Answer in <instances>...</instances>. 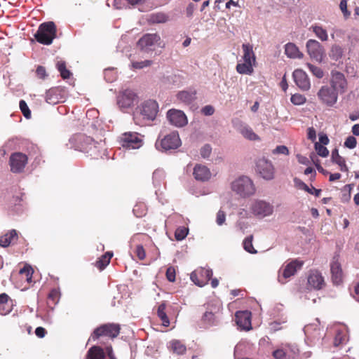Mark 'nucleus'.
I'll return each mask as SVG.
<instances>
[{
	"mask_svg": "<svg viewBox=\"0 0 359 359\" xmlns=\"http://www.w3.org/2000/svg\"><path fill=\"white\" fill-rule=\"evenodd\" d=\"M152 61L149 60H145L140 62H132L131 65L133 69H142L145 67L151 66Z\"/></svg>",
	"mask_w": 359,
	"mask_h": 359,
	"instance_id": "obj_45",
	"label": "nucleus"
},
{
	"mask_svg": "<svg viewBox=\"0 0 359 359\" xmlns=\"http://www.w3.org/2000/svg\"><path fill=\"white\" fill-rule=\"evenodd\" d=\"M242 48L243 50V59L244 62H250L251 64L255 63V56L253 52L252 46L250 43H243Z\"/></svg>",
	"mask_w": 359,
	"mask_h": 359,
	"instance_id": "obj_31",
	"label": "nucleus"
},
{
	"mask_svg": "<svg viewBox=\"0 0 359 359\" xmlns=\"http://www.w3.org/2000/svg\"><path fill=\"white\" fill-rule=\"evenodd\" d=\"M285 351H287L290 355V358L288 359H296L299 354V349L294 344H289Z\"/></svg>",
	"mask_w": 359,
	"mask_h": 359,
	"instance_id": "obj_48",
	"label": "nucleus"
},
{
	"mask_svg": "<svg viewBox=\"0 0 359 359\" xmlns=\"http://www.w3.org/2000/svg\"><path fill=\"white\" fill-rule=\"evenodd\" d=\"M308 284L315 290H320L325 285L324 278L319 271H311L308 276Z\"/></svg>",
	"mask_w": 359,
	"mask_h": 359,
	"instance_id": "obj_23",
	"label": "nucleus"
},
{
	"mask_svg": "<svg viewBox=\"0 0 359 359\" xmlns=\"http://www.w3.org/2000/svg\"><path fill=\"white\" fill-rule=\"evenodd\" d=\"M46 101L50 104H56L62 101V97L60 95V90L59 88H51L49 89L45 97Z\"/></svg>",
	"mask_w": 359,
	"mask_h": 359,
	"instance_id": "obj_27",
	"label": "nucleus"
},
{
	"mask_svg": "<svg viewBox=\"0 0 359 359\" xmlns=\"http://www.w3.org/2000/svg\"><path fill=\"white\" fill-rule=\"evenodd\" d=\"M56 36V26L52 21L41 24L34 37L36 40L44 45H50Z\"/></svg>",
	"mask_w": 359,
	"mask_h": 359,
	"instance_id": "obj_2",
	"label": "nucleus"
},
{
	"mask_svg": "<svg viewBox=\"0 0 359 359\" xmlns=\"http://www.w3.org/2000/svg\"><path fill=\"white\" fill-rule=\"evenodd\" d=\"M137 101V94L131 89H126L117 96V104L121 109L132 107Z\"/></svg>",
	"mask_w": 359,
	"mask_h": 359,
	"instance_id": "obj_11",
	"label": "nucleus"
},
{
	"mask_svg": "<svg viewBox=\"0 0 359 359\" xmlns=\"http://www.w3.org/2000/svg\"><path fill=\"white\" fill-rule=\"evenodd\" d=\"M36 75L40 79H44L46 76V72L43 67L39 66L36 71Z\"/></svg>",
	"mask_w": 359,
	"mask_h": 359,
	"instance_id": "obj_64",
	"label": "nucleus"
},
{
	"mask_svg": "<svg viewBox=\"0 0 359 359\" xmlns=\"http://www.w3.org/2000/svg\"><path fill=\"white\" fill-rule=\"evenodd\" d=\"M332 159L333 162L337 163L340 167V170L342 172H346L348 170L345 159L339 154L338 150L337 149H334L332 151Z\"/></svg>",
	"mask_w": 359,
	"mask_h": 359,
	"instance_id": "obj_33",
	"label": "nucleus"
},
{
	"mask_svg": "<svg viewBox=\"0 0 359 359\" xmlns=\"http://www.w3.org/2000/svg\"><path fill=\"white\" fill-rule=\"evenodd\" d=\"M202 323L205 327H210L218 324V319L215 314L210 311H206L202 316Z\"/></svg>",
	"mask_w": 359,
	"mask_h": 359,
	"instance_id": "obj_30",
	"label": "nucleus"
},
{
	"mask_svg": "<svg viewBox=\"0 0 359 359\" xmlns=\"http://www.w3.org/2000/svg\"><path fill=\"white\" fill-rule=\"evenodd\" d=\"M20 273H25L27 276V280L28 283L32 282V278L33 274V269L31 266H25L20 270Z\"/></svg>",
	"mask_w": 359,
	"mask_h": 359,
	"instance_id": "obj_53",
	"label": "nucleus"
},
{
	"mask_svg": "<svg viewBox=\"0 0 359 359\" xmlns=\"http://www.w3.org/2000/svg\"><path fill=\"white\" fill-rule=\"evenodd\" d=\"M181 144V140L177 132H172L161 140L158 139L155 143L156 149L161 151H167L176 149Z\"/></svg>",
	"mask_w": 359,
	"mask_h": 359,
	"instance_id": "obj_4",
	"label": "nucleus"
},
{
	"mask_svg": "<svg viewBox=\"0 0 359 359\" xmlns=\"http://www.w3.org/2000/svg\"><path fill=\"white\" fill-rule=\"evenodd\" d=\"M286 321H282V322H279V321H273L272 323H270V329L273 330V331H278L279 330H280L282 328V327H280V325L282 323H285Z\"/></svg>",
	"mask_w": 359,
	"mask_h": 359,
	"instance_id": "obj_63",
	"label": "nucleus"
},
{
	"mask_svg": "<svg viewBox=\"0 0 359 359\" xmlns=\"http://www.w3.org/2000/svg\"><path fill=\"white\" fill-rule=\"evenodd\" d=\"M231 190L241 198H248L256 192L253 181L248 176L242 175L235 179L231 184Z\"/></svg>",
	"mask_w": 359,
	"mask_h": 359,
	"instance_id": "obj_1",
	"label": "nucleus"
},
{
	"mask_svg": "<svg viewBox=\"0 0 359 359\" xmlns=\"http://www.w3.org/2000/svg\"><path fill=\"white\" fill-rule=\"evenodd\" d=\"M196 92L194 90L179 91L176 95L177 100L184 104H190L196 99Z\"/></svg>",
	"mask_w": 359,
	"mask_h": 359,
	"instance_id": "obj_25",
	"label": "nucleus"
},
{
	"mask_svg": "<svg viewBox=\"0 0 359 359\" xmlns=\"http://www.w3.org/2000/svg\"><path fill=\"white\" fill-rule=\"evenodd\" d=\"M166 278L170 282L175 280V270L173 267L170 266L167 269Z\"/></svg>",
	"mask_w": 359,
	"mask_h": 359,
	"instance_id": "obj_57",
	"label": "nucleus"
},
{
	"mask_svg": "<svg viewBox=\"0 0 359 359\" xmlns=\"http://www.w3.org/2000/svg\"><path fill=\"white\" fill-rule=\"evenodd\" d=\"M158 111V104L155 100L144 101L139 107L140 114L143 118L154 121Z\"/></svg>",
	"mask_w": 359,
	"mask_h": 359,
	"instance_id": "obj_12",
	"label": "nucleus"
},
{
	"mask_svg": "<svg viewBox=\"0 0 359 359\" xmlns=\"http://www.w3.org/2000/svg\"><path fill=\"white\" fill-rule=\"evenodd\" d=\"M356 139L353 136L348 137L344 142V146L349 149H354L356 147Z\"/></svg>",
	"mask_w": 359,
	"mask_h": 359,
	"instance_id": "obj_56",
	"label": "nucleus"
},
{
	"mask_svg": "<svg viewBox=\"0 0 359 359\" xmlns=\"http://www.w3.org/2000/svg\"><path fill=\"white\" fill-rule=\"evenodd\" d=\"M120 144L127 149H139L142 145V140L140 134L134 132H127L120 137Z\"/></svg>",
	"mask_w": 359,
	"mask_h": 359,
	"instance_id": "obj_8",
	"label": "nucleus"
},
{
	"mask_svg": "<svg viewBox=\"0 0 359 359\" xmlns=\"http://www.w3.org/2000/svg\"><path fill=\"white\" fill-rule=\"evenodd\" d=\"M170 347L172 351L177 354L182 355L186 352V346L179 340H172L170 341Z\"/></svg>",
	"mask_w": 359,
	"mask_h": 359,
	"instance_id": "obj_37",
	"label": "nucleus"
},
{
	"mask_svg": "<svg viewBox=\"0 0 359 359\" xmlns=\"http://www.w3.org/2000/svg\"><path fill=\"white\" fill-rule=\"evenodd\" d=\"M201 112L205 116H211L215 112V109L212 105H205L201 109Z\"/></svg>",
	"mask_w": 359,
	"mask_h": 359,
	"instance_id": "obj_59",
	"label": "nucleus"
},
{
	"mask_svg": "<svg viewBox=\"0 0 359 359\" xmlns=\"http://www.w3.org/2000/svg\"><path fill=\"white\" fill-rule=\"evenodd\" d=\"M104 353L102 348L94 346L88 351L87 359H104Z\"/></svg>",
	"mask_w": 359,
	"mask_h": 359,
	"instance_id": "obj_34",
	"label": "nucleus"
},
{
	"mask_svg": "<svg viewBox=\"0 0 359 359\" xmlns=\"http://www.w3.org/2000/svg\"><path fill=\"white\" fill-rule=\"evenodd\" d=\"M166 118L171 125L177 128L183 127L188 123L186 114L180 109H169L166 113Z\"/></svg>",
	"mask_w": 359,
	"mask_h": 359,
	"instance_id": "obj_15",
	"label": "nucleus"
},
{
	"mask_svg": "<svg viewBox=\"0 0 359 359\" xmlns=\"http://www.w3.org/2000/svg\"><path fill=\"white\" fill-rule=\"evenodd\" d=\"M9 161L13 172H21L27 163V157L22 153H14L11 156Z\"/></svg>",
	"mask_w": 359,
	"mask_h": 359,
	"instance_id": "obj_18",
	"label": "nucleus"
},
{
	"mask_svg": "<svg viewBox=\"0 0 359 359\" xmlns=\"http://www.w3.org/2000/svg\"><path fill=\"white\" fill-rule=\"evenodd\" d=\"M339 7L341 11V12L344 13V15L346 17H348L350 15V13L347 10V2L346 0H341L339 4Z\"/></svg>",
	"mask_w": 359,
	"mask_h": 359,
	"instance_id": "obj_62",
	"label": "nucleus"
},
{
	"mask_svg": "<svg viewBox=\"0 0 359 359\" xmlns=\"http://www.w3.org/2000/svg\"><path fill=\"white\" fill-rule=\"evenodd\" d=\"M11 243V241L6 234L0 237V246L6 248Z\"/></svg>",
	"mask_w": 359,
	"mask_h": 359,
	"instance_id": "obj_61",
	"label": "nucleus"
},
{
	"mask_svg": "<svg viewBox=\"0 0 359 359\" xmlns=\"http://www.w3.org/2000/svg\"><path fill=\"white\" fill-rule=\"evenodd\" d=\"M331 88L334 89L338 94L344 93L347 87V82L344 75L337 71L331 72Z\"/></svg>",
	"mask_w": 359,
	"mask_h": 359,
	"instance_id": "obj_17",
	"label": "nucleus"
},
{
	"mask_svg": "<svg viewBox=\"0 0 359 359\" xmlns=\"http://www.w3.org/2000/svg\"><path fill=\"white\" fill-rule=\"evenodd\" d=\"M226 220V215L224 211L219 210L217 214L216 222L219 226L222 225Z\"/></svg>",
	"mask_w": 359,
	"mask_h": 359,
	"instance_id": "obj_58",
	"label": "nucleus"
},
{
	"mask_svg": "<svg viewBox=\"0 0 359 359\" xmlns=\"http://www.w3.org/2000/svg\"><path fill=\"white\" fill-rule=\"evenodd\" d=\"M233 126L235 129L238 131L245 138L249 140H259V137L254 133L252 129L246 123L241 121H233Z\"/></svg>",
	"mask_w": 359,
	"mask_h": 359,
	"instance_id": "obj_20",
	"label": "nucleus"
},
{
	"mask_svg": "<svg viewBox=\"0 0 359 359\" xmlns=\"http://www.w3.org/2000/svg\"><path fill=\"white\" fill-rule=\"evenodd\" d=\"M188 234V229L185 227L177 228L175 233L176 240L182 241L184 239Z\"/></svg>",
	"mask_w": 359,
	"mask_h": 359,
	"instance_id": "obj_46",
	"label": "nucleus"
},
{
	"mask_svg": "<svg viewBox=\"0 0 359 359\" xmlns=\"http://www.w3.org/2000/svg\"><path fill=\"white\" fill-rule=\"evenodd\" d=\"M212 276V269L201 268L193 271L191 273L190 278L196 285L203 287L208 284Z\"/></svg>",
	"mask_w": 359,
	"mask_h": 359,
	"instance_id": "obj_14",
	"label": "nucleus"
},
{
	"mask_svg": "<svg viewBox=\"0 0 359 359\" xmlns=\"http://www.w3.org/2000/svg\"><path fill=\"white\" fill-rule=\"evenodd\" d=\"M193 175L198 181L205 182L210 179L211 172L205 165L197 164L194 168Z\"/></svg>",
	"mask_w": 359,
	"mask_h": 359,
	"instance_id": "obj_24",
	"label": "nucleus"
},
{
	"mask_svg": "<svg viewBox=\"0 0 359 359\" xmlns=\"http://www.w3.org/2000/svg\"><path fill=\"white\" fill-rule=\"evenodd\" d=\"M168 16L162 13L151 14L149 16V21L151 23H164L168 21Z\"/></svg>",
	"mask_w": 359,
	"mask_h": 359,
	"instance_id": "obj_39",
	"label": "nucleus"
},
{
	"mask_svg": "<svg viewBox=\"0 0 359 359\" xmlns=\"http://www.w3.org/2000/svg\"><path fill=\"white\" fill-rule=\"evenodd\" d=\"M165 303H161L158 307L157 314L159 318L161 320L163 325L168 327L170 325V320L165 313Z\"/></svg>",
	"mask_w": 359,
	"mask_h": 359,
	"instance_id": "obj_35",
	"label": "nucleus"
},
{
	"mask_svg": "<svg viewBox=\"0 0 359 359\" xmlns=\"http://www.w3.org/2000/svg\"><path fill=\"white\" fill-rule=\"evenodd\" d=\"M308 54L311 59L321 62L325 55V50L323 46L315 39H309L306 42Z\"/></svg>",
	"mask_w": 359,
	"mask_h": 359,
	"instance_id": "obj_13",
	"label": "nucleus"
},
{
	"mask_svg": "<svg viewBox=\"0 0 359 359\" xmlns=\"http://www.w3.org/2000/svg\"><path fill=\"white\" fill-rule=\"evenodd\" d=\"M273 154H283V155H288L289 154V150L286 146L284 145H279L277 146L273 151Z\"/></svg>",
	"mask_w": 359,
	"mask_h": 359,
	"instance_id": "obj_54",
	"label": "nucleus"
},
{
	"mask_svg": "<svg viewBox=\"0 0 359 359\" xmlns=\"http://www.w3.org/2000/svg\"><path fill=\"white\" fill-rule=\"evenodd\" d=\"M137 46L146 53H153L157 48H163L164 44L157 33L144 34L137 41Z\"/></svg>",
	"mask_w": 359,
	"mask_h": 359,
	"instance_id": "obj_3",
	"label": "nucleus"
},
{
	"mask_svg": "<svg viewBox=\"0 0 359 359\" xmlns=\"http://www.w3.org/2000/svg\"><path fill=\"white\" fill-rule=\"evenodd\" d=\"M256 171L265 180H272L275 176V169L271 161L265 157L256 161Z\"/></svg>",
	"mask_w": 359,
	"mask_h": 359,
	"instance_id": "obj_7",
	"label": "nucleus"
},
{
	"mask_svg": "<svg viewBox=\"0 0 359 359\" xmlns=\"http://www.w3.org/2000/svg\"><path fill=\"white\" fill-rule=\"evenodd\" d=\"M290 101L294 105H302L306 102V98L302 94L295 93L291 96Z\"/></svg>",
	"mask_w": 359,
	"mask_h": 359,
	"instance_id": "obj_43",
	"label": "nucleus"
},
{
	"mask_svg": "<svg viewBox=\"0 0 359 359\" xmlns=\"http://www.w3.org/2000/svg\"><path fill=\"white\" fill-rule=\"evenodd\" d=\"M250 210L255 216L264 218L273 214V206L268 201L256 199L252 201Z\"/></svg>",
	"mask_w": 359,
	"mask_h": 359,
	"instance_id": "obj_6",
	"label": "nucleus"
},
{
	"mask_svg": "<svg viewBox=\"0 0 359 359\" xmlns=\"http://www.w3.org/2000/svg\"><path fill=\"white\" fill-rule=\"evenodd\" d=\"M294 185L299 188V189L304 190L305 191L309 193L310 194L315 195L316 196H319L321 192V189H317L313 187H309L306 185L304 182L298 178L294 179Z\"/></svg>",
	"mask_w": 359,
	"mask_h": 359,
	"instance_id": "obj_29",
	"label": "nucleus"
},
{
	"mask_svg": "<svg viewBox=\"0 0 359 359\" xmlns=\"http://www.w3.org/2000/svg\"><path fill=\"white\" fill-rule=\"evenodd\" d=\"M236 70L239 74H251L253 72L252 64L244 62L236 65Z\"/></svg>",
	"mask_w": 359,
	"mask_h": 359,
	"instance_id": "obj_38",
	"label": "nucleus"
},
{
	"mask_svg": "<svg viewBox=\"0 0 359 359\" xmlns=\"http://www.w3.org/2000/svg\"><path fill=\"white\" fill-rule=\"evenodd\" d=\"M310 72L318 79H321L324 76V72L320 67H316L311 63H306Z\"/></svg>",
	"mask_w": 359,
	"mask_h": 359,
	"instance_id": "obj_42",
	"label": "nucleus"
},
{
	"mask_svg": "<svg viewBox=\"0 0 359 359\" xmlns=\"http://www.w3.org/2000/svg\"><path fill=\"white\" fill-rule=\"evenodd\" d=\"M238 326L243 330H250L251 327V312L248 311H237L235 315Z\"/></svg>",
	"mask_w": 359,
	"mask_h": 359,
	"instance_id": "obj_21",
	"label": "nucleus"
},
{
	"mask_svg": "<svg viewBox=\"0 0 359 359\" xmlns=\"http://www.w3.org/2000/svg\"><path fill=\"white\" fill-rule=\"evenodd\" d=\"M165 175L164 170L160 168L155 170L153 172L152 181L154 188L156 189L155 191L156 194H158V191H160L162 185L164 184Z\"/></svg>",
	"mask_w": 359,
	"mask_h": 359,
	"instance_id": "obj_26",
	"label": "nucleus"
},
{
	"mask_svg": "<svg viewBox=\"0 0 359 359\" xmlns=\"http://www.w3.org/2000/svg\"><path fill=\"white\" fill-rule=\"evenodd\" d=\"M20 109L26 118H29L31 116V111L25 100H20L19 103Z\"/></svg>",
	"mask_w": 359,
	"mask_h": 359,
	"instance_id": "obj_49",
	"label": "nucleus"
},
{
	"mask_svg": "<svg viewBox=\"0 0 359 359\" xmlns=\"http://www.w3.org/2000/svg\"><path fill=\"white\" fill-rule=\"evenodd\" d=\"M343 55V51L341 48L339 46L334 45L332 46L330 57L334 60H338L339 58L341 57Z\"/></svg>",
	"mask_w": 359,
	"mask_h": 359,
	"instance_id": "obj_41",
	"label": "nucleus"
},
{
	"mask_svg": "<svg viewBox=\"0 0 359 359\" xmlns=\"http://www.w3.org/2000/svg\"><path fill=\"white\" fill-rule=\"evenodd\" d=\"M273 356L276 359H283L285 357L290 358V355L287 351L283 349H277L273 352Z\"/></svg>",
	"mask_w": 359,
	"mask_h": 359,
	"instance_id": "obj_50",
	"label": "nucleus"
},
{
	"mask_svg": "<svg viewBox=\"0 0 359 359\" xmlns=\"http://www.w3.org/2000/svg\"><path fill=\"white\" fill-rule=\"evenodd\" d=\"M337 333L334 340V345L338 346L345 343L347 340V329L345 327H341L336 330Z\"/></svg>",
	"mask_w": 359,
	"mask_h": 359,
	"instance_id": "obj_32",
	"label": "nucleus"
},
{
	"mask_svg": "<svg viewBox=\"0 0 359 359\" xmlns=\"http://www.w3.org/2000/svg\"><path fill=\"white\" fill-rule=\"evenodd\" d=\"M311 29L315 33L316 36L322 41H325L328 39L327 32L323 27L313 25L311 26Z\"/></svg>",
	"mask_w": 359,
	"mask_h": 359,
	"instance_id": "obj_36",
	"label": "nucleus"
},
{
	"mask_svg": "<svg viewBox=\"0 0 359 359\" xmlns=\"http://www.w3.org/2000/svg\"><path fill=\"white\" fill-rule=\"evenodd\" d=\"M120 333V326L115 323H107L97 327L90 336L93 341L100 337H108L111 339L116 338Z\"/></svg>",
	"mask_w": 359,
	"mask_h": 359,
	"instance_id": "obj_5",
	"label": "nucleus"
},
{
	"mask_svg": "<svg viewBox=\"0 0 359 359\" xmlns=\"http://www.w3.org/2000/svg\"><path fill=\"white\" fill-rule=\"evenodd\" d=\"M212 152V147L210 144H205L203 146L200 151V154L202 158H208L210 157Z\"/></svg>",
	"mask_w": 359,
	"mask_h": 359,
	"instance_id": "obj_52",
	"label": "nucleus"
},
{
	"mask_svg": "<svg viewBox=\"0 0 359 359\" xmlns=\"http://www.w3.org/2000/svg\"><path fill=\"white\" fill-rule=\"evenodd\" d=\"M285 53L290 58H302L303 54L293 43H287L285 46Z\"/></svg>",
	"mask_w": 359,
	"mask_h": 359,
	"instance_id": "obj_28",
	"label": "nucleus"
},
{
	"mask_svg": "<svg viewBox=\"0 0 359 359\" xmlns=\"http://www.w3.org/2000/svg\"><path fill=\"white\" fill-rule=\"evenodd\" d=\"M69 142L76 150L88 152L93 145L95 144L94 140L84 134H76L72 137Z\"/></svg>",
	"mask_w": 359,
	"mask_h": 359,
	"instance_id": "obj_10",
	"label": "nucleus"
},
{
	"mask_svg": "<svg viewBox=\"0 0 359 359\" xmlns=\"http://www.w3.org/2000/svg\"><path fill=\"white\" fill-rule=\"evenodd\" d=\"M292 76L296 85L303 91H307L311 88V82L307 74L302 69H296L293 72Z\"/></svg>",
	"mask_w": 359,
	"mask_h": 359,
	"instance_id": "obj_19",
	"label": "nucleus"
},
{
	"mask_svg": "<svg viewBox=\"0 0 359 359\" xmlns=\"http://www.w3.org/2000/svg\"><path fill=\"white\" fill-rule=\"evenodd\" d=\"M137 257L140 260H143L146 257V253L142 245H137L135 250Z\"/></svg>",
	"mask_w": 359,
	"mask_h": 359,
	"instance_id": "obj_60",
	"label": "nucleus"
},
{
	"mask_svg": "<svg viewBox=\"0 0 359 359\" xmlns=\"http://www.w3.org/2000/svg\"><path fill=\"white\" fill-rule=\"evenodd\" d=\"M57 69L64 79L69 78L72 75V73L68 69H67L66 64L64 61H58L57 62Z\"/></svg>",
	"mask_w": 359,
	"mask_h": 359,
	"instance_id": "obj_40",
	"label": "nucleus"
},
{
	"mask_svg": "<svg viewBox=\"0 0 359 359\" xmlns=\"http://www.w3.org/2000/svg\"><path fill=\"white\" fill-rule=\"evenodd\" d=\"M8 299V296L5 294H0V314L1 315H6L8 313V311H4L1 310V306H5V305L7 304Z\"/></svg>",
	"mask_w": 359,
	"mask_h": 359,
	"instance_id": "obj_55",
	"label": "nucleus"
},
{
	"mask_svg": "<svg viewBox=\"0 0 359 359\" xmlns=\"http://www.w3.org/2000/svg\"><path fill=\"white\" fill-rule=\"evenodd\" d=\"M109 260L108 257L104 256V255L96 262V266L100 270L104 269L109 264Z\"/></svg>",
	"mask_w": 359,
	"mask_h": 359,
	"instance_id": "obj_51",
	"label": "nucleus"
},
{
	"mask_svg": "<svg viewBox=\"0 0 359 359\" xmlns=\"http://www.w3.org/2000/svg\"><path fill=\"white\" fill-rule=\"evenodd\" d=\"M318 97L327 106H333L337 101L338 93L332 88L324 86L318 92Z\"/></svg>",
	"mask_w": 359,
	"mask_h": 359,
	"instance_id": "obj_16",
	"label": "nucleus"
},
{
	"mask_svg": "<svg viewBox=\"0 0 359 359\" xmlns=\"http://www.w3.org/2000/svg\"><path fill=\"white\" fill-rule=\"evenodd\" d=\"M243 248L247 252H248L251 254L257 253V250H255V248H253V245H252V236L247 237L244 240Z\"/></svg>",
	"mask_w": 359,
	"mask_h": 359,
	"instance_id": "obj_44",
	"label": "nucleus"
},
{
	"mask_svg": "<svg viewBox=\"0 0 359 359\" xmlns=\"http://www.w3.org/2000/svg\"><path fill=\"white\" fill-rule=\"evenodd\" d=\"M315 149L320 156L327 157L329 154L328 149L325 146L320 144L318 142L315 143Z\"/></svg>",
	"mask_w": 359,
	"mask_h": 359,
	"instance_id": "obj_47",
	"label": "nucleus"
},
{
	"mask_svg": "<svg viewBox=\"0 0 359 359\" xmlns=\"http://www.w3.org/2000/svg\"><path fill=\"white\" fill-rule=\"evenodd\" d=\"M304 264L303 261L294 259L287 264L283 269L279 270L278 282L281 284L286 283V279L294 276L298 270H300Z\"/></svg>",
	"mask_w": 359,
	"mask_h": 359,
	"instance_id": "obj_9",
	"label": "nucleus"
},
{
	"mask_svg": "<svg viewBox=\"0 0 359 359\" xmlns=\"http://www.w3.org/2000/svg\"><path fill=\"white\" fill-rule=\"evenodd\" d=\"M330 270L333 283L335 285L340 284L342 281L343 273L341 264L337 256L334 257L330 264Z\"/></svg>",
	"mask_w": 359,
	"mask_h": 359,
	"instance_id": "obj_22",
	"label": "nucleus"
}]
</instances>
